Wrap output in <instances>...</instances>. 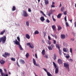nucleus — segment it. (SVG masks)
Returning a JSON list of instances; mask_svg holds the SVG:
<instances>
[{
	"mask_svg": "<svg viewBox=\"0 0 76 76\" xmlns=\"http://www.w3.org/2000/svg\"><path fill=\"white\" fill-rule=\"evenodd\" d=\"M14 43H15V44H16V45H19V48L20 50H23V48L22 47V46H21V45H20V42H18L17 39H16L14 41Z\"/></svg>",
	"mask_w": 76,
	"mask_h": 76,
	"instance_id": "nucleus-1",
	"label": "nucleus"
},
{
	"mask_svg": "<svg viewBox=\"0 0 76 76\" xmlns=\"http://www.w3.org/2000/svg\"><path fill=\"white\" fill-rule=\"evenodd\" d=\"M0 39L1 41H2L3 44H4L6 40V37L5 36H4L3 37L0 38Z\"/></svg>",
	"mask_w": 76,
	"mask_h": 76,
	"instance_id": "nucleus-2",
	"label": "nucleus"
},
{
	"mask_svg": "<svg viewBox=\"0 0 76 76\" xmlns=\"http://www.w3.org/2000/svg\"><path fill=\"white\" fill-rule=\"evenodd\" d=\"M53 63L55 67V69H56L55 74H57V73H58V68H57V65H56V64L55 62H53Z\"/></svg>",
	"mask_w": 76,
	"mask_h": 76,
	"instance_id": "nucleus-3",
	"label": "nucleus"
},
{
	"mask_svg": "<svg viewBox=\"0 0 76 76\" xmlns=\"http://www.w3.org/2000/svg\"><path fill=\"white\" fill-rule=\"evenodd\" d=\"M64 66L65 67H66V69H67V70L68 72L70 71L69 69V64L68 63H64Z\"/></svg>",
	"mask_w": 76,
	"mask_h": 76,
	"instance_id": "nucleus-4",
	"label": "nucleus"
},
{
	"mask_svg": "<svg viewBox=\"0 0 76 76\" xmlns=\"http://www.w3.org/2000/svg\"><path fill=\"white\" fill-rule=\"evenodd\" d=\"M10 55V53L7 52H5L4 54H2V56L5 57V58H6V57H7V56H9Z\"/></svg>",
	"mask_w": 76,
	"mask_h": 76,
	"instance_id": "nucleus-5",
	"label": "nucleus"
},
{
	"mask_svg": "<svg viewBox=\"0 0 76 76\" xmlns=\"http://www.w3.org/2000/svg\"><path fill=\"white\" fill-rule=\"evenodd\" d=\"M33 63H34V65H36V66H38V67H40V66L39 65V64H36V61H35V60L34 58H33Z\"/></svg>",
	"mask_w": 76,
	"mask_h": 76,
	"instance_id": "nucleus-6",
	"label": "nucleus"
},
{
	"mask_svg": "<svg viewBox=\"0 0 76 76\" xmlns=\"http://www.w3.org/2000/svg\"><path fill=\"white\" fill-rule=\"evenodd\" d=\"M54 45L53 44L51 46H49L48 47V49L49 50H53V48H54Z\"/></svg>",
	"mask_w": 76,
	"mask_h": 76,
	"instance_id": "nucleus-7",
	"label": "nucleus"
},
{
	"mask_svg": "<svg viewBox=\"0 0 76 76\" xmlns=\"http://www.w3.org/2000/svg\"><path fill=\"white\" fill-rule=\"evenodd\" d=\"M23 16H24V17H27L28 16V15L26 12L25 11H23Z\"/></svg>",
	"mask_w": 76,
	"mask_h": 76,
	"instance_id": "nucleus-8",
	"label": "nucleus"
},
{
	"mask_svg": "<svg viewBox=\"0 0 76 76\" xmlns=\"http://www.w3.org/2000/svg\"><path fill=\"white\" fill-rule=\"evenodd\" d=\"M52 28L53 30V31H55V32H56V26L54 25L52 26Z\"/></svg>",
	"mask_w": 76,
	"mask_h": 76,
	"instance_id": "nucleus-9",
	"label": "nucleus"
},
{
	"mask_svg": "<svg viewBox=\"0 0 76 76\" xmlns=\"http://www.w3.org/2000/svg\"><path fill=\"white\" fill-rule=\"evenodd\" d=\"M0 63L1 64H4L5 63V61L2 59L1 60H0Z\"/></svg>",
	"mask_w": 76,
	"mask_h": 76,
	"instance_id": "nucleus-10",
	"label": "nucleus"
},
{
	"mask_svg": "<svg viewBox=\"0 0 76 76\" xmlns=\"http://www.w3.org/2000/svg\"><path fill=\"white\" fill-rule=\"evenodd\" d=\"M56 47L57 48L58 50H60V48H61V45L57 44H56Z\"/></svg>",
	"mask_w": 76,
	"mask_h": 76,
	"instance_id": "nucleus-11",
	"label": "nucleus"
},
{
	"mask_svg": "<svg viewBox=\"0 0 76 76\" xmlns=\"http://www.w3.org/2000/svg\"><path fill=\"white\" fill-rule=\"evenodd\" d=\"M58 63L60 64H62L63 63V61L61 59H58Z\"/></svg>",
	"mask_w": 76,
	"mask_h": 76,
	"instance_id": "nucleus-12",
	"label": "nucleus"
},
{
	"mask_svg": "<svg viewBox=\"0 0 76 76\" xmlns=\"http://www.w3.org/2000/svg\"><path fill=\"white\" fill-rule=\"evenodd\" d=\"M53 58L54 60H56V59L57 58V55H56V54H55L53 55Z\"/></svg>",
	"mask_w": 76,
	"mask_h": 76,
	"instance_id": "nucleus-13",
	"label": "nucleus"
},
{
	"mask_svg": "<svg viewBox=\"0 0 76 76\" xmlns=\"http://www.w3.org/2000/svg\"><path fill=\"white\" fill-rule=\"evenodd\" d=\"M40 19L42 22H44L45 20V18L43 16L41 17L40 18Z\"/></svg>",
	"mask_w": 76,
	"mask_h": 76,
	"instance_id": "nucleus-14",
	"label": "nucleus"
},
{
	"mask_svg": "<svg viewBox=\"0 0 76 76\" xmlns=\"http://www.w3.org/2000/svg\"><path fill=\"white\" fill-rule=\"evenodd\" d=\"M6 32V30L4 29L0 33V35H3L4 33Z\"/></svg>",
	"mask_w": 76,
	"mask_h": 76,
	"instance_id": "nucleus-15",
	"label": "nucleus"
},
{
	"mask_svg": "<svg viewBox=\"0 0 76 76\" xmlns=\"http://www.w3.org/2000/svg\"><path fill=\"white\" fill-rule=\"evenodd\" d=\"M2 76H8V74L7 72H5V73H3V75Z\"/></svg>",
	"mask_w": 76,
	"mask_h": 76,
	"instance_id": "nucleus-16",
	"label": "nucleus"
},
{
	"mask_svg": "<svg viewBox=\"0 0 76 76\" xmlns=\"http://www.w3.org/2000/svg\"><path fill=\"white\" fill-rule=\"evenodd\" d=\"M61 36L62 39H65L66 38V36L64 34H61Z\"/></svg>",
	"mask_w": 76,
	"mask_h": 76,
	"instance_id": "nucleus-17",
	"label": "nucleus"
},
{
	"mask_svg": "<svg viewBox=\"0 0 76 76\" xmlns=\"http://www.w3.org/2000/svg\"><path fill=\"white\" fill-rule=\"evenodd\" d=\"M20 62L22 64H25V61L23 60H20Z\"/></svg>",
	"mask_w": 76,
	"mask_h": 76,
	"instance_id": "nucleus-18",
	"label": "nucleus"
},
{
	"mask_svg": "<svg viewBox=\"0 0 76 76\" xmlns=\"http://www.w3.org/2000/svg\"><path fill=\"white\" fill-rule=\"evenodd\" d=\"M62 29V28L61 27V26H60V25L58 26V30L59 31L61 30V29Z\"/></svg>",
	"mask_w": 76,
	"mask_h": 76,
	"instance_id": "nucleus-19",
	"label": "nucleus"
},
{
	"mask_svg": "<svg viewBox=\"0 0 76 76\" xmlns=\"http://www.w3.org/2000/svg\"><path fill=\"white\" fill-rule=\"evenodd\" d=\"M45 2V5H47V4H48L49 2H48V0H44Z\"/></svg>",
	"mask_w": 76,
	"mask_h": 76,
	"instance_id": "nucleus-20",
	"label": "nucleus"
},
{
	"mask_svg": "<svg viewBox=\"0 0 76 76\" xmlns=\"http://www.w3.org/2000/svg\"><path fill=\"white\" fill-rule=\"evenodd\" d=\"M62 15V14H61V13L59 14L57 16V18L58 19H60V18H61V16Z\"/></svg>",
	"mask_w": 76,
	"mask_h": 76,
	"instance_id": "nucleus-21",
	"label": "nucleus"
},
{
	"mask_svg": "<svg viewBox=\"0 0 76 76\" xmlns=\"http://www.w3.org/2000/svg\"><path fill=\"white\" fill-rule=\"evenodd\" d=\"M43 70H45V72H46V73H47V75H48V74H49L50 73V72H47V69H46L45 68H43Z\"/></svg>",
	"mask_w": 76,
	"mask_h": 76,
	"instance_id": "nucleus-22",
	"label": "nucleus"
},
{
	"mask_svg": "<svg viewBox=\"0 0 76 76\" xmlns=\"http://www.w3.org/2000/svg\"><path fill=\"white\" fill-rule=\"evenodd\" d=\"M26 37L27 39H29L30 38V36H29V34H26Z\"/></svg>",
	"mask_w": 76,
	"mask_h": 76,
	"instance_id": "nucleus-23",
	"label": "nucleus"
},
{
	"mask_svg": "<svg viewBox=\"0 0 76 76\" xmlns=\"http://www.w3.org/2000/svg\"><path fill=\"white\" fill-rule=\"evenodd\" d=\"M12 9V11H15V10H16V7L15 6H13Z\"/></svg>",
	"mask_w": 76,
	"mask_h": 76,
	"instance_id": "nucleus-24",
	"label": "nucleus"
},
{
	"mask_svg": "<svg viewBox=\"0 0 76 76\" xmlns=\"http://www.w3.org/2000/svg\"><path fill=\"white\" fill-rule=\"evenodd\" d=\"M29 21H27L26 22V26H29Z\"/></svg>",
	"mask_w": 76,
	"mask_h": 76,
	"instance_id": "nucleus-25",
	"label": "nucleus"
},
{
	"mask_svg": "<svg viewBox=\"0 0 76 76\" xmlns=\"http://www.w3.org/2000/svg\"><path fill=\"white\" fill-rule=\"evenodd\" d=\"M0 73H1V75H3V70L1 69H0Z\"/></svg>",
	"mask_w": 76,
	"mask_h": 76,
	"instance_id": "nucleus-26",
	"label": "nucleus"
},
{
	"mask_svg": "<svg viewBox=\"0 0 76 76\" xmlns=\"http://www.w3.org/2000/svg\"><path fill=\"white\" fill-rule=\"evenodd\" d=\"M42 53L43 55H45V50L44 49L42 50Z\"/></svg>",
	"mask_w": 76,
	"mask_h": 76,
	"instance_id": "nucleus-27",
	"label": "nucleus"
},
{
	"mask_svg": "<svg viewBox=\"0 0 76 76\" xmlns=\"http://www.w3.org/2000/svg\"><path fill=\"white\" fill-rule=\"evenodd\" d=\"M34 35H36V34H39V32L37 31H36L34 32Z\"/></svg>",
	"mask_w": 76,
	"mask_h": 76,
	"instance_id": "nucleus-28",
	"label": "nucleus"
},
{
	"mask_svg": "<svg viewBox=\"0 0 76 76\" xmlns=\"http://www.w3.org/2000/svg\"><path fill=\"white\" fill-rule=\"evenodd\" d=\"M64 10V7H62L61 9V12H63V10Z\"/></svg>",
	"mask_w": 76,
	"mask_h": 76,
	"instance_id": "nucleus-29",
	"label": "nucleus"
},
{
	"mask_svg": "<svg viewBox=\"0 0 76 76\" xmlns=\"http://www.w3.org/2000/svg\"><path fill=\"white\" fill-rule=\"evenodd\" d=\"M26 56L27 58H28V57L29 56V53H27L26 55Z\"/></svg>",
	"mask_w": 76,
	"mask_h": 76,
	"instance_id": "nucleus-30",
	"label": "nucleus"
},
{
	"mask_svg": "<svg viewBox=\"0 0 76 76\" xmlns=\"http://www.w3.org/2000/svg\"><path fill=\"white\" fill-rule=\"evenodd\" d=\"M11 60H12V61H15L16 59H15V58H11Z\"/></svg>",
	"mask_w": 76,
	"mask_h": 76,
	"instance_id": "nucleus-31",
	"label": "nucleus"
},
{
	"mask_svg": "<svg viewBox=\"0 0 76 76\" xmlns=\"http://www.w3.org/2000/svg\"><path fill=\"white\" fill-rule=\"evenodd\" d=\"M66 57L67 58H69V57H70V56H69V54H67L66 56Z\"/></svg>",
	"mask_w": 76,
	"mask_h": 76,
	"instance_id": "nucleus-32",
	"label": "nucleus"
},
{
	"mask_svg": "<svg viewBox=\"0 0 76 76\" xmlns=\"http://www.w3.org/2000/svg\"><path fill=\"white\" fill-rule=\"evenodd\" d=\"M47 42H48V44L49 45H50V44H51V42L50 41V40H48L47 41Z\"/></svg>",
	"mask_w": 76,
	"mask_h": 76,
	"instance_id": "nucleus-33",
	"label": "nucleus"
},
{
	"mask_svg": "<svg viewBox=\"0 0 76 76\" xmlns=\"http://www.w3.org/2000/svg\"><path fill=\"white\" fill-rule=\"evenodd\" d=\"M30 47L32 49L34 48V45H30Z\"/></svg>",
	"mask_w": 76,
	"mask_h": 76,
	"instance_id": "nucleus-34",
	"label": "nucleus"
},
{
	"mask_svg": "<svg viewBox=\"0 0 76 76\" xmlns=\"http://www.w3.org/2000/svg\"><path fill=\"white\" fill-rule=\"evenodd\" d=\"M46 22L47 23H49L50 22V20L48 19H47V20H46Z\"/></svg>",
	"mask_w": 76,
	"mask_h": 76,
	"instance_id": "nucleus-35",
	"label": "nucleus"
},
{
	"mask_svg": "<svg viewBox=\"0 0 76 76\" xmlns=\"http://www.w3.org/2000/svg\"><path fill=\"white\" fill-rule=\"evenodd\" d=\"M59 54L60 55H61V50L60 49L58 50Z\"/></svg>",
	"mask_w": 76,
	"mask_h": 76,
	"instance_id": "nucleus-36",
	"label": "nucleus"
},
{
	"mask_svg": "<svg viewBox=\"0 0 76 76\" xmlns=\"http://www.w3.org/2000/svg\"><path fill=\"white\" fill-rule=\"evenodd\" d=\"M66 26L68 27L69 26V23L66 22Z\"/></svg>",
	"mask_w": 76,
	"mask_h": 76,
	"instance_id": "nucleus-37",
	"label": "nucleus"
},
{
	"mask_svg": "<svg viewBox=\"0 0 76 76\" xmlns=\"http://www.w3.org/2000/svg\"><path fill=\"white\" fill-rule=\"evenodd\" d=\"M17 39H18V41L19 42H20V38H19V37H17Z\"/></svg>",
	"mask_w": 76,
	"mask_h": 76,
	"instance_id": "nucleus-38",
	"label": "nucleus"
},
{
	"mask_svg": "<svg viewBox=\"0 0 76 76\" xmlns=\"http://www.w3.org/2000/svg\"><path fill=\"white\" fill-rule=\"evenodd\" d=\"M51 37H50L49 36H48V39L49 40H51Z\"/></svg>",
	"mask_w": 76,
	"mask_h": 76,
	"instance_id": "nucleus-39",
	"label": "nucleus"
},
{
	"mask_svg": "<svg viewBox=\"0 0 76 76\" xmlns=\"http://www.w3.org/2000/svg\"><path fill=\"white\" fill-rule=\"evenodd\" d=\"M63 50L64 51V52H67V50H66V48H64Z\"/></svg>",
	"mask_w": 76,
	"mask_h": 76,
	"instance_id": "nucleus-40",
	"label": "nucleus"
},
{
	"mask_svg": "<svg viewBox=\"0 0 76 76\" xmlns=\"http://www.w3.org/2000/svg\"><path fill=\"white\" fill-rule=\"evenodd\" d=\"M67 11H65L64 12V15H67Z\"/></svg>",
	"mask_w": 76,
	"mask_h": 76,
	"instance_id": "nucleus-41",
	"label": "nucleus"
},
{
	"mask_svg": "<svg viewBox=\"0 0 76 76\" xmlns=\"http://www.w3.org/2000/svg\"><path fill=\"white\" fill-rule=\"evenodd\" d=\"M54 37L56 39H57L58 37H57V35L55 34Z\"/></svg>",
	"mask_w": 76,
	"mask_h": 76,
	"instance_id": "nucleus-42",
	"label": "nucleus"
},
{
	"mask_svg": "<svg viewBox=\"0 0 76 76\" xmlns=\"http://www.w3.org/2000/svg\"><path fill=\"white\" fill-rule=\"evenodd\" d=\"M70 53H72V50H73L72 49V48H70Z\"/></svg>",
	"mask_w": 76,
	"mask_h": 76,
	"instance_id": "nucleus-43",
	"label": "nucleus"
},
{
	"mask_svg": "<svg viewBox=\"0 0 76 76\" xmlns=\"http://www.w3.org/2000/svg\"><path fill=\"white\" fill-rule=\"evenodd\" d=\"M53 44H56V41L54 40H53Z\"/></svg>",
	"mask_w": 76,
	"mask_h": 76,
	"instance_id": "nucleus-44",
	"label": "nucleus"
},
{
	"mask_svg": "<svg viewBox=\"0 0 76 76\" xmlns=\"http://www.w3.org/2000/svg\"><path fill=\"white\" fill-rule=\"evenodd\" d=\"M27 45H28V46H29V47H30V45H31V44H30V43H28L27 44Z\"/></svg>",
	"mask_w": 76,
	"mask_h": 76,
	"instance_id": "nucleus-45",
	"label": "nucleus"
},
{
	"mask_svg": "<svg viewBox=\"0 0 76 76\" xmlns=\"http://www.w3.org/2000/svg\"><path fill=\"white\" fill-rule=\"evenodd\" d=\"M67 17L66 16L65 17V18H64V20H65V21H66V22H67Z\"/></svg>",
	"mask_w": 76,
	"mask_h": 76,
	"instance_id": "nucleus-46",
	"label": "nucleus"
},
{
	"mask_svg": "<svg viewBox=\"0 0 76 76\" xmlns=\"http://www.w3.org/2000/svg\"><path fill=\"white\" fill-rule=\"evenodd\" d=\"M44 57L45 58H48V56L46 55H45V56H44Z\"/></svg>",
	"mask_w": 76,
	"mask_h": 76,
	"instance_id": "nucleus-47",
	"label": "nucleus"
},
{
	"mask_svg": "<svg viewBox=\"0 0 76 76\" xmlns=\"http://www.w3.org/2000/svg\"><path fill=\"white\" fill-rule=\"evenodd\" d=\"M28 12H31V8L28 9Z\"/></svg>",
	"mask_w": 76,
	"mask_h": 76,
	"instance_id": "nucleus-48",
	"label": "nucleus"
},
{
	"mask_svg": "<svg viewBox=\"0 0 76 76\" xmlns=\"http://www.w3.org/2000/svg\"><path fill=\"white\" fill-rule=\"evenodd\" d=\"M51 7H55V6H54V5L53 4H52L51 5Z\"/></svg>",
	"mask_w": 76,
	"mask_h": 76,
	"instance_id": "nucleus-49",
	"label": "nucleus"
},
{
	"mask_svg": "<svg viewBox=\"0 0 76 76\" xmlns=\"http://www.w3.org/2000/svg\"><path fill=\"white\" fill-rule=\"evenodd\" d=\"M35 57L36 58H38V57L37 56V54H35Z\"/></svg>",
	"mask_w": 76,
	"mask_h": 76,
	"instance_id": "nucleus-50",
	"label": "nucleus"
},
{
	"mask_svg": "<svg viewBox=\"0 0 76 76\" xmlns=\"http://www.w3.org/2000/svg\"><path fill=\"white\" fill-rule=\"evenodd\" d=\"M53 20L54 21V22H56V19L54 18H53Z\"/></svg>",
	"mask_w": 76,
	"mask_h": 76,
	"instance_id": "nucleus-51",
	"label": "nucleus"
},
{
	"mask_svg": "<svg viewBox=\"0 0 76 76\" xmlns=\"http://www.w3.org/2000/svg\"><path fill=\"white\" fill-rule=\"evenodd\" d=\"M40 13H41L42 14H43L44 13V12H42V11H41V10H40Z\"/></svg>",
	"mask_w": 76,
	"mask_h": 76,
	"instance_id": "nucleus-52",
	"label": "nucleus"
},
{
	"mask_svg": "<svg viewBox=\"0 0 76 76\" xmlns=\"http://www.w3.org/2000/svg\"><path fill=\"white\" fill-rule=\"evenodd\" d=\"M17 64L18 65V67H20V65L19 64H18V62H17Z\"/></svg>",
	"mask_w": 76,
	"mask_h": 76,
	"instance_id": "nucleus-53",
	"label": "nucleus"
},
{
	"mask_svg": "<svg viewBox=\"0 0 76 76\" xmlns=\"http://www.w3.org/2000/svg\"><path fill=\"white\" fill-rule=\"evenodd\" d=\"M71 41H74V40H75V39L73 38H71Z\"/></svg>",
	"mask_w": 76,
	"mask_h": 76,
	"instance_id": "nucleus-54",
	"label": "nucleus"
},
{
	"mask_svg": "<svg viewBox=\"0 0 76 76\" xmlns=\"http://www.w3.org/2000/svg\"><path fill=\"white\" fill-rule=\"evenodd\" d=\"M61 6H62L61 4V3L60 4V5L59 7H61Z\"/></svg>",
	"mask_w": 76,
	"mask_h": 76,
	"instance_id": "nucleus-55",
	"label": "nucleus"
},
{
	"mask_svg": "<svg viewBox=\"0 0 76 76\" xmlns=\"http://www.w3.org/2000/svg\"><path fill=\"white\" fill-rule=\"evenodd\" d=\"M42 15H43V16H45V17H47V16L45 15V14L44 13H43Z\"/></svg>",
	"mask_w": 76,
	"mask_h": 76,
	"instance_id": "nucleus-56",
	"label": "nucleus"
},
{
	"mask_svg": "<svg viewBox=\"0 0 76 76\" xmlns=\"http://www.w3.org/2000/svg\"><path fill=\"white\" fill-rule=\"evenodd\" d=\"M15 25H18L19 26H20L19 25V24H17V23H15Z\"/></svg>",
	"mask_w": 76,
	"mask_h": 76,
	"instance_id": "nucleus-57",
	"label": "nucleus"
},
{
	"mask_svg": "<svg viewBox=\"0 0 76 76\" xmlns=\"http://www.w3.org/2000/svg\"><path fill=\"white\" fill-rule=\"evenodd\" d=\"M74 24L75 27H76V21L74 23Z\"/></svg>",
	"mask_w": 76,
	"mask_h": 76,
	"instance_id": "nucleus-58",
	"label": "nucleus"
},
{
	"mask_svg": "<svg viewBox=\"0 0 76 76\" xmlns=\"http://www.w3.org/2000/svg\"><path fill=\"white\" fill-rule=\"evenodd\" d=\"M51 13H50V12L49 14H48V16H51Z\"/></svg>",
	"mask_w": 76,
	"mask_h": 76,
	"instance_id": "nucleus-59",
	"label": "nucleus"
},
{
	"mask_svg": "<svg viewBox=\"0 0 76 76\" xmlns=\"http://www.w3.org/2000/svg\"><path fill=\"white\" fill-rule=\"evenodd\" d=\"M46 35V33H44V37H45V35Z\"/></svg>",
	"mask_w": 76,
	"mask_h": 76,
	"instance_id": "nucleus-60",
	"label": "nucleus"
},
{
	"mask_svg": "<svg viewBox=\"0 0 76 76\" xmlns=\"http://www.w3.org/2000/svg\"><path fill=\"white\" fill-rule=\"evenodd\" d=\"M69 60L71 61H73V59H71V58Z\"/></svg>",
	"mask_w": 76,
	"mask_h": 76,
	"instance_id": "nucleus-61",
	"label": "nucleus"
},
{
	"mask_svg": "<svg viewBox=\"0 0 76 76\" xmlns=\"http://www.w3.org/2000/svg\"><path fill=\"white\" fill-rule=\"evenodd\" d=\"M4 71L5 72H7V70H6V69H4Z\"/></svg>",
	"mask_w": 76,
	"mask_h": 76,
	"instance_id": "nucleus-62",
	"label": "nucleus"
},
{
	"mask_svg": "<svg viewBox=\"0 0 76 76\" xmlns=\"http://www.w3.org/2000/svg\"><path fill=\"white\" fill-rule=\"evenodd\" d=\"M51 35H52V36H53V37H55V36L53 35V34H51Z\"/></svg>",
	"mask_w": 76,
	"mask_h": 76,
	"instance_id": "nucleus-63",
	"label": "nucleus"
},
{
	"mask_svg": "<svg viewBox=\"0 0 76 76\" xmlns=\"http://www.w3.org/2000/svg\"><path fill=\"white\" fill-rule=\"evenodd\" d=\"M9 75H11V73H10V72H9Z\"/></svg>",
	"mask_w": 76,
	"mask_h": 76,
	"instance_id": "nucleus-64",
	"label": "nucleus"
}]
</instances>
